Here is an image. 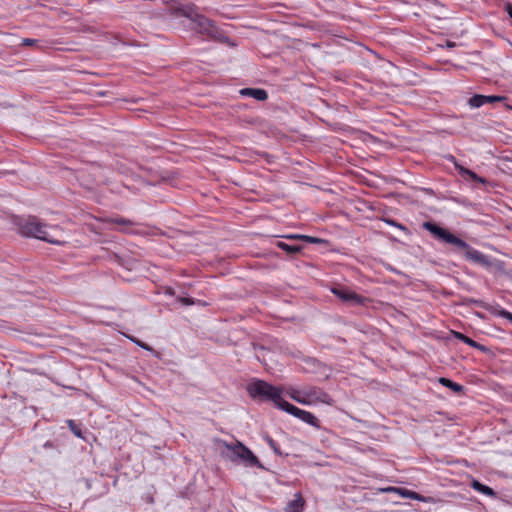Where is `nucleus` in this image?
Instances as JSON below:
<instances>
[{"label": "nucleus", "instance_id": "f257e3e1", "mask_svg": "<svg viewBox=\"0 0 512 512\" xmlns=\"http://www.w3.org/2000/svg\"><path fill=\"white\" fill-rule=\"evenodd\" d=\"M423 228L433 234L437 239L442 242L448 243L456 247L457 249L463 250L465 252V257L467 260H470L474 263L489 266L490 261L486 255L482 252L472 248L468 243L459 237L452 234L445 228L438 226L437 224L426 221L422 224Z\"/></svg>", "mask_w": 512, "mask_h": 512}, {"label": "nucleus", "instance_id": "aec40b11", "mask_svg": "<svg viewBox=\"0 0 512 512\" xmlns=\"http://www.w3.org/2000/svg\"><path fill=\"white\" fill-rule=\"evenodd\" d=\"M385 222H386L387 224L391 225V226H395V227H397L398 229H400V230H402V231H406V230H407V228H406L404 225H402V224H400V223H397V222H396L395 220H393V219H386V220H385Z\"/></svg>", "mask_w": 512, "mask_h": 512}, {"label": "nucleus", "instance_id": "f03ea898", "mask_svg": "<svg viewBox=\"0 0 512 512\" xmlns=\"http://www.w3.org/2000/svg\"><path fill=\"white\" fill-rule=\"evenodd\" d=\"M19 232L24 236L34 237L51 244L62 245L65 243L61 228L44 225L37 218L21 221L19 223Z\"/></svg>", "mask_w": 512, "mask_h": 512}, {"label": "nucleus", "instance_id": "f8f14e48", "mask_svg": "<svg viewBox=\"0 0 512 512\" xmlns=\"http://www.w3.org/2000/svg\"><path fill=\"white\" fill-rule=\"evenodd\" d=\"M111 221L115 224L123 225L124 227L121 229V231H123V232H126V233H137L138 232V230L132 228V226L135 225V223L131 220H128V219H125L122 217H117V218L112 219Z\"/></svg>", "mask_w": 512, "mask_h": 512}, {"label": "nucleus", "instance_id": "5701e85b", "mask_svg": "<svg viewBox=\"0 0 512 512\" xmlns=\"http://www.w3.org/2000/svg\"><path fill=\"white\" fill-rule=\"evenodd\" d=\"M130 339H131L134 343H136L138 346L142 347L143 349H145V350H151V348H150L147 344H145V343L141 342L140 340L135 339V338H130Z\"/></svg>", "mask_w": 512, "mask_h": 512}, {"label": "nucleus", "instance_id": "412c9836", "mask_svg": "<svg viewBox=\"0 0 512 512\" xmlns=\"http://www.w3.org/2000/svg\"><path fill=\"white\" fill-rule=\"evenodd\" d=\"M399 491L405 497H409L411 499H419L418 494L413 491H408V490H399Z\"/></svg>", "mask_w": 512, "mask_h": 512}, {"label": "nucleus", "instance_id": "f3484780", "mask_svg": "<svg viewBox=\"0 0 512 512\" xmlns=\"http://www.w3.org/2000/svg\"><path fill=\"white\" fill-rule=\"evenodd\" d=\"M460 172H461L462 175H468L469 178L472 181H475V182H478V183H481V184H485L486 183V180L484 178L478 176L475 172H473V171H471L469 169L462 168Z\"/></svg>", "mask_w": 512, "mask_h": 512}, {"label": "nucleus", "instance_id": "a878e982", "mask_svg": "<svg viewBox=\"0 0 512 512\" xmlns=\"http://www.w3.org/2000/svg\"><path fill=\"white\" fill-rule=\"evenodd\" d=\"M68 423H69V426L71 427L72 431L74 432V434L76 436L80 437L81 436V432H80V430H77V429L74 428V422L72 420H69Z\"/></svg>", "mask_w": 512, "mask_h": 512}, {"label": "nucleus", "instance_id": "cd10ccee", "mask_svg": "<svg viewBox=\"0 0 512 512\" xmlns=\"http://www.w3.org/2000/svg\"><path fill=\"white\" fill-rule=\"evenodd\" d=\"M301 237H303V235H301V234H292V235L285 236V238H288V239H300V240H301Z\"/></svg>", "mask_w": 512, "mask_h": 512}, {"label": "nucleus", "instance_id": "4468645a", "mask_svg": "<svg viewBox=\"0 0 512 512\" xmlns=\"http://www.w3.org/2000/svg\"><path fill=\"white\" fill-rule=\"evenodd\" d=\"M276 246L287 254L293 255L301 251L302 247L298 245H289L283 241H277Z\"/></svg>", "mask_w": 512, "mask_h": 512}, {"label": "nucleus", "instance_id": "a211bd4d", "mask_svg": "<svg viewBox=\"0 0 512 512\" xmlns=\"http://www.w3.org/2000/svg\"><path fill=\"white\" fill-rule=\"evenodd\" d=\"M506 98L504 96H498V95H490V96H486V95H483V100H484V103L487 104V103H494V102H501V101H504Z\"/></svg>", "mask_w": 512, "mask_h": 512}, {"label": "nucleus", "instance_id": "c85d7f7f", "mask_svg": "<svg viewBox=\"0 0 512 512\" xmlns=\"http://www.w3.org/2000/svg\"><path fill=\"white\" fill-rule=\"evenodd\" d=\"M506 11H507L508 15L512 18V5L511 4L506 5Z\"/></svg>", "mask_w": 512, "mask_h": 512}, {"label": "nucleus", "instance_id": "9b49d317", "mask_svg": "<svg viewBox=\"0 0 512 512\" xmlns=\"http://www.w3.org/2000/svg\"><path fill=\"white\" fill-rule=\"evenodd\" d=\"M453 335H454V337L456 339L466 343L470 347L476 348V349H478L480 351H483V352L487 351V348L484 345L477 343L473 339L467 337L466 335H464V334H462L460 332H453Z\"/></svg>", "mask_w": 512, "mask_h": 512}, {"label": "nucleus", "instance_id": "423d86ee", "mask_svg": "<svg viewBox=\"0 0 512 512\" xmlns=\"http://www.w3.org/2000/svg\"><path fill=\"white\" fill-rule=\"evenodd\" d=\"M185 15L196 24V29L199 33L211 38H217L219 36L220 33L215 23L204 15L199 14L193 8L188 9Z\"/></svg>", "mask_w": 512, "mask_h": 512}, {"label": "nucleus", "instance_id": "dca6fc26", "mask_svg": "<svg viewBox=\"0 0 512 512\" xmlns=\"http://www.w3.org/2000/svg\"><path fill=\"white\" fill-rule=\"evenodd\" d=\"M468 104L471 108H479V107L483 106L485 104L484 100H483V95L476 94V95L472 96L468 100Z\"/></svg>", "mask_w": 512, "mask_h": 512}, {"label": "nucleus", "instance_id": "7ed1b4c3", "mask_svg": "<svg viewBox=\"0 0 512 512\" xmlns=\"http://www.w3.org/2000/svg\"><path fill=\"white\" fill-rule=\"evenodd\" d=\"M287 395L299 404L312 406L318 404L332 405L333 399L322 388L305 386L302 388H289Z\"/></svg>", "mask_w": 512, "mask_h": 512}, {"label": "nucleus", "instance_id": "ddd939ff", "mask_svg": "<svg viewBox=\"0 0 512 512\" xmlns=\"http://www.w3.org/2000/svg\"><path fill=\"white\" fill-rule=\"evenodd\" d=\"M471 487L474 490H476L477 492L482 493V494H484L486 496H489V497H495L496 496V493H495V491L492 488H490L489 486H486V485L480 483L477 480H473L472 481Z\"/></svg>", "mask_w": 512, "mask_h": 512}, {"label": "nucleus", "instance_id": "393cba45", "mask_svg": "<svg viewBox=\"0 0 512 512\" xmlns=\"http://www.w3.org/2000/svg\"><path fill=\"white\" fill-rule=\"evenodd\" d=\"M501 316L504 317L505 319L509 320L510 322H512V313L511 312L504 310L501 312Z\"/></svg>", "mask_w": 512, "mask_h": 512}, {"label": "nucleus", "instance_id": "4be33fe9", "mask_svg": "<svg viewBox=\"0 0 512 512\" xmlns=\"http://www.w3.org/2000/svg\"><path fill=\"white\" fill-rule=\"evenodd\" d=\"M301 240L309 242V243H320L322 241L319 238L308 236V235H303V237H301Z\"/></svg>", "mask_w": 512, "mask_h": 512}, {"label": "nucleus", "instance_id": "bb28decb", "mask_svg": "<svg viewBox=\"0 0 512 512\" xmlns=\"http://www.w3.org/2000/svg\"><path fill=\"white\" fill-rule=\"evenodd\" d=\"M35 42H36V40H35V39H30V38H26V39H24V40H23V44H24L25 46H31V45H33Z\"/></svg>", "mask_w": 512, "mask_h": 512}, {"label": "nucleus", "instance_id": "9d476101", "mask_svg": "<svg viewBox=\"0 0 512 512\" xmlns=\"http://www.w3.org/2000/svg\"><path fill=\"white\" fill-rule=\"evenodd\" d=\"M242 96L252 97L258 101H265L268 98V94L264 89L260 88H243L240 90Z\"/></svg>", "mask_w": 512, "mask_h": 512}, {"label": "nucleus", "instance_id": "39448f33", "mask_svg": "<svg viewBox=\"0 0 512 512\" xmlns=\"http://www.w3.org/2000/svg\"><path fill=\"white\" fill-rule=\"evenodd\" d=\"M248 391L254 398L259 397L273 401L274 405L279 409H281L282 403L286 402L281 397L282 390L279 387L272 386L262 380L252 382L248 387Z\"/></svg>", "mask_w": 512, "mask_h": 512}, {"label": "nucleus", "instance_id": "2eb2a0df", "mask_svg": "<svg viewBox=\"0 0 512 512\" xmlns=\"http://www.w3.org/2000/svg\"><path fill=\"white\" fill-rule=\"evenodd\" d=\"M439 383L442 384L445 387L450 388L455 393H461L463 391V386L462 385H460L458 383H455V382L451 381L450 379L441 377L439 379Z\"/></svg>", "mask_w": 512, "mask_h": 512}, {"label": "nucleus", "instance_id": "6ab92c4d", "mask_svg": "<svg viewBox=\"0 0 512 512\" xmlns=\"http://www.w3.org/2000/svg\"><path fill=\"white\" fill-rule=\"evenodd\" d=\"M264 439L265 441L267 442V444L271 447V449L278 455H281L282 453L280 452V449H279V446L277 445V443L268 435H265L264 436Z\"/></svg>", "mask_w": 512, "mask_h": 512}, {"label": "nucleus", "instance_id": "b1692460", "mask_svg": "<svg viewBox=\"0 0 512 512\" xmlns=\"http://www.w3.org/2000/svg\"><path fill=\"white\" fill-rule=\"evenodd\" d=\"M179 301L184 305L194 304V300L192 298H180Z\"/></svg>", "mask_w": 512, "mask_h": 512}, {"label": "nucleus", "instance_id": "1a4fd4ad", "mask_svg": "<svg viewBox=\"0 0 512 512\" xmlns=\"http://www.w3.org/2000/svg\"><path fill=\"white\" fill-rule=\"evenodd\" d=\"M305 500L300 492L294 494V499L289 501L285 507V512H303Z\"/></svg>", "mask_w": 512, "mask_h": 512}, {"label": "nucleus", "instance_id": "20e7f679", "mask_svg": "<svg viewBox=\"0 0 512 512\" xmlns=\"http://www.w3.org/2000/svg\"><path fill=\"white\" fill-rule=\"evenodd\" d=\"M222 445L226 449V452H221L222 456L229 459L231 462L241 463L247 467L264 468L254 453L242 442L237 441L233 444L223 441Z\"/></svg>", "mask_w": 512, "mask_h": 512}, {"label": "nucleus", "instance_id": "6e6552de", "mask_svg": "<svg viewBox=\"0 0 512 512\" xmlns=\"http://www.w3.org/2000/svg\"><path fill=\"white\" fill-rule=\"evenodd\" d=\"M331 292L343 302L349 304L362 305L365 301V298L345 287H334L331 289Z\"/></svg>", "mask_w": 512, "mask_h": 512}, {"label": "nucleus", "instance_id": "0eeeda50", "mask_svg": "<svg viewBox=\"0 0 512 512\" xmlns=\"http://www.w3.org/2000/svg\"><path fill=\"white\" fill-rule=\"evenodd\" d=\"M281 410L293 415L294 417L300 419L306 424L311 425L312 427L319 428V420L316 418V416L306 410L300 409L289 402L282 403Z\"/></svg>", "mask_w": 512, "mask_h": 512}]
</instances>
